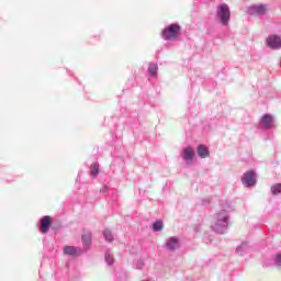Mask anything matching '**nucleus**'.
Returning a JSON list of instances; mask_svg holds the SVG:
<instances>
[{
    "label": "nucleus",
    "mask_w": 281,
    "mask_h": 281,
    "mask_svg": "<svg viewBox=\"0 0 281 281\" xmlns=\"http://www.w3.org/2000/svg\"><path fill=\"white\" fill-rule=\"evenodd\" d=\"M259 125L263 131H271L276 128V116H273V114H263Z\"/></svg>",
    "instance_id": "nucleus-4"
},
{
    "label": "nucleus",
    "mask_w": 281,
    "mask_h": 281,
    "mask_svg": "<svg viewBox=\"0 0 281 281\" xmlns=\"http://www.w3.org/2000/svg\"><path fill=\"white\" fill-rule=\"evenodd\" d=\"M181 34H183L181 24L171 23L162 29L161 38L164 41H177V38H179V36H181Z\"/></svg>",
    "instance_id": "nucleus-2"
},
{
    "label": "nucleus",
    "mask_w": 281,
    "mask_h": 281,
    "mask_svg": "<svg viewBox=\"0 0 281 281\" xmlns=\"http://www.w3.org/2000/svg\"><path fill=\"white\" fill-rule=\"evenodd\" d=\"M80 252V248H76L75 246H65L64 247V255L65 256H78Z\"/></svg>",
    "instance_id": "nucleus-13"
},
{
    "label": "nucleus",
    "mask_w": 281,
    "mask_h": 281,
    "mask_svg": "<svg viewBox=\"0 0 281 281\" xmlns=\"http://www.w3.org/2000/svg\"><path fill=\"white\" fill-rule=\"evenodd\" d=\"M194 148L192 146H187L182 149V159L187 166L194 164Z\"/></svg>",
    "instance_id": "nucleus-7"
},
{
    "label": "nucleus",
    "mask_w": 281,
    "mask_h": 281,
    "mask_svg": "<svg viewBox=\"0 0 281 281\" xmlns=\"http://www.w3.org/2000/svg\"><path fill=\"white\" fill-rule=\"evenodd\" d=\"M90 175H91L92 179H95V177H98V175H100V164L94 162L90 166Z\"/></svg>",
    "instance_id": "nucleus-14"
},
{
    "label": "nucleus",
    "mask_w": 281,
    "mask_h": 281,
    "mask_svg": "<svg viewBox=\"0 0 281 281\" xmlns=\"http://www.w3.org/2000/svg\"><path fill=\"white\" fill-rule=\"evenodd\" d=\"M147 71L151 78H155V76H157V71H159V66H157L155 63H150Z\"/></svg>",
    "instance_id": "nucleus-15"
},
{
    "label": "nucleus",
    "mask_w": 281,
    "mask_h": 281,
    "mask_svg": "<svg viewBox=\"0 0 281 281\" xmlns=\"http://www.w3.org/2000/svg\"><path fill=\"white\" fill-rule=\"evenodd\" d=\"M215 19L217 23L224 27L229 25V21L232 20V11L229 10V5L227 3L217 5Z\"/></svg>",
    "instance_id": "nucleus-3"
},
{
    "label": "nucleus",
    "mask_w": 281,
    "mask_h": 281,
    "mask_svg": "<svg viewBox=\"0 0 281 281\" xmlns=\"http://www.w3.org/2000/svg\"><path fill=\"white\" fill-rule=\"evenodd\" d=\"M281 193V183H277L271 187V194L274 196Z\"/></svg>",
    "instance_id": "nucleus-18"
},
{
    "label": "nucleus",
    "mask_w": 281,
    "mask_h": 281,
    "mask_svg": "<svg viewBox=\"0 0 281 281\" xmlns=\"http://www.w3.org/2000/svg\"><path fill=\"white\" fill-rule=\"evenodd\" d=\"M105 262L111 267L113 265V255L111 252H105Z\"/></svg>",
    "instance_id": "nucleus-21"
},
{
    "label": "nucleus",
    "mask_w": 281,
    "mask_h": 281,
    "mask_svg": "<svg viewBox=\"0 0 281 281\" xmlns=\"http://www.w3.org/2000/svg\"><path fill=\"white\" fill-rule=\"evenodd\" d=\"M179 247H181V240L179 239V237L172 236L167 238L165 248L168 251H177Z\"/></svg>",
    "instance_id": "nucleus-9"
},
{
    "label": "nucleus",
    "mask_w": 281,
    "mask_h": 281,
    "mask_svg": "<svg viewBox=\"0 0 281 281\" xmlns=\"http://www.w3.org/2000/svg\"><path fill=\"white\" fill-rule=\"evenodd\" d=\"M257 176L256 172L250 170L246 171L244 176L241 177V183L245 186V188H254L257 183Z\"/></svg>",
    "instance_id": "nucleus-5"
},
{
    "label": "nucleus",
    "mask_w": 281,
    "mask_h": 281,
    "mask_svg": "<svg viewBox=\"0 0 281 281\" xmlns=\"http://www.w3.org/2000/svg\"><path fill=\"white\" fill-rule=\"evenodd\" d=\"M143 267H144V261L138 260V261H137L136 269H142Z\"/></svg>",
    "instance_id": "nucleus-22"
},
{
    "label": "nucleus",
    "mask_w": 281,
    "mask_h": 281,
    "mask_svg": "<svg viewBox=\"0 0 281 281\" xmlns=\"http://www.w3.org/2000/svg\"><path fill=\"white\" fill-rule=\"evenodd\" d=\"M232 211V206L227 205L215 214L214 224L211 226L213 232L216 234H225L227 232V227H229V212Z\"/></svg>",
    "instance_id": "nucleus-1"
},
{
    "label": "nucleus",
    "mask_w": 281,
    "mask_h": 281,
    "mask_svg": "<svg viewBox=\"0 0 281 281\" xmlns=\"http://www.w3.org/2000/svg\"><path fill=\"white\" fill-rule=\"evenodd\" d=\"M196 154L201 159H207L210 157V148L205 145H199L196 148Z\"/></svg>",
    "instance_id": "nucleus-12"
},
{
    "label": "nucleus",
    "mask_w": 281,
    "mask_h": 281,
    "mask_svg": "<svg viewBox=\"0 0 281 281\" xmlns=\"http://www.w3.org/2000/svg\"><path fill=\"white\" fill-rule=\"evenodd\" d=\"M82 243L86 246L91 245V233H86L82 235Z\"/></svg>",
    "instance_id": "nucleus-19"
},
{
    "label": "nucleus",
    "mask_w": 281,
    "mask_h": 281,
    "mask_svg": "<svg viewBox=\"0 0 281 281\" xmlns=\"http://www.w3.org/2000/svg\"><path fill=\"white\" fill-rule=\"evenodd\" d=\"M266 45L269 49H281V35L271 34L266 38Z\"/></svg>",
    "instance_id": "nucleus-6"
},
{
    "label": "nucleus",
    "mask_w": 281,
    "mask_h": 281,
    "mask_svg": "<svg viewBox=\"0 0 281 281\" xmlns=\"http://www.w3.org/2000/svg\"><path fill=\"white\" fill-rule=\"evenodd\" d=\"M251 247L249 246L248 241H241L240 245L236 247L237 256H245V254H249Z\"/></svg>",
    "instance_id": "nucleus-11"
},
{
    "label": "nucleus",
    "mask_w": 281,
    "mask_h": 281,
    "mask_svg": "<svg viewBox=\"0 0 281 281\" xmlns=\"http://www.w3.org/2000/svg\"><path fill=\"white\" fill-rule=\"evenodd\" d=\"M274 267H281V252H277L273 256Z\"/></svg>",
    "instance_id": "nucleus-20"
},
{
    "label": "nucleus",
    "mask_w": 281,
    "mask_h": 281,
    "mask_svg": "<svg viewBox=\"0 0 281 281\" xmlns=\"http://www.w3.org/2000/svg\"><path fill=\"white\" fill-rule=\"evenodd\" d=\"M103 236H104V239L106 240V243H113V233L110 231V229H104L103 231Z\"/></svg>",
    "instance_id": "nucleus-16"
},
{
    "label": "nucleus",
    "mask_w": 281,
    "mask_h": 281,
    "mask_svg": "<svg viewBox=\"0 0 281 281\" xmlns=\"http://www.w3.org/2000/svg\"><path fill=\"white\" fill-rule=\"evenodd\" d=\"M247 14H252L255 16H262L267 12V5L265 4H252L247 8Z\"/></svg>",
    "instance_id": "nucleus-8"
},
{
    "label": "nucleus",
    "mask_w": 281,
    "mask_h": 281,
    "mask_svg": "<svg viewBox=\"0 0 281 281\" xmlns=\"http://www.w3.org/2000/svg\"><path fill=\"white\" fill-rule=\"evenodd\" d=\"M49 227H52V217L50 216L42 217L40 232L42 234H47V232H49Z\"/></svg>",
    "instance_id": "nucleus-10"
},
{
    "label": "nucleus",
    "mask_w": 281,
    "mask_h": 281,
    "mask_svg": "<svg viewBox=\"0 0 281 281\" xmlns=\"http://www.w3.org/2000/svg\"><path fill=\"white\" fill-rule=\"evenodd\" d=\"M161 229H164V222H161V221H156V222L153 224V231H154V232H161Z\"/></svg>",
    "instance_id": "nucleus-17"
}]
</instances>
